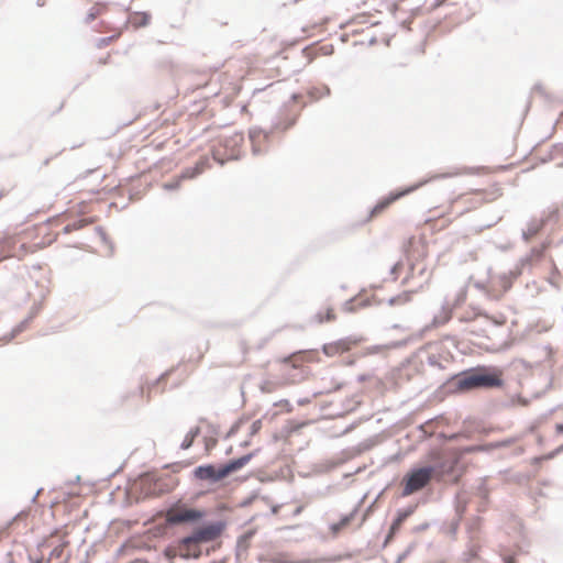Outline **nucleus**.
Masks as SVG:
<instances>
[{
  "instance_id": "nucleus-32",
  "label": "nucleus",
  "mask_w": 563,
  "mask_h": 563,
  "mask_svg": "<svg viewBox=\"0 0 563 563\" xmlns=\"http://www.w3.org/2000/svg\"><path fill=\"white\" fill-rule=\"evenodd\" d=\"M316 318H317V321H318V322H323V320H324V319H323V317H322L320 313H318V314L316 316Z\"/></svg>"
},
{
  "instance_id": "nucleus-10",
  "label": "nucleus",
  "mask_w": 563,
  "mask_h": 563,
  "mask_svg": "<svg viewBox=\"0 0 563 563\" xmlns=\"http://www.w3.org/2000/svg\"><path fill=\"white\" fill-rule=\"evenodd\" d=\"M451 312L452 303L448 298H445L441 306V311L433 317L431 325L439 327L446 323L451 319Z\"/></svg>"
},
{
  "instance_id": "nucleus-31",
  "label": "nucleus",
  "mask_w": 563,
  "mask_h": 563,
  "mask_svg": "<svg viewBox=\"0 0 563 563\" xmlns=\"http://www.w3.org/2000/svg\"><path fill=\"white\" fill-rule=\"evenodd\" d=\"M236 428H238V426H236V424H235V426H233V427L231 428V430L229 431L228 435L230 437L231 434H233V433L236 431Z\"/></svg>"
},
{
  "instance_id": "nucleus-33",
  "label": "nucleus",
  "mask_w": 563,
  "mask_h": 563,
  "mask_svg": "<svg viewBox=\"0 0 563 563\" xmlns=\"http://www.w3.org/2000/svg\"><path fill=\"white\" fill-rule=\"evenodd\" d=\"M95 19V14L93 13H89L88 16H87V20L88 21H92Z\"/></svg>"
},
{
  "instance_id": "nucleus-38",
  "label": "nucleus",
  "mask_w": 563,
  "mask_h": 563,
  "mask_svg": "<svg viewBox=\"0 0 563 563\" xmlns=\"http://www.w3.org/2000/svg\"><path fill=\"white\" fill-rule=\"evenodd\" d=\"M475 450H476V448H467V449H466V451H467V452H473V451H475Z\"/></svg>"
},
{
  "instance_id": "nucleus-5",
  "label": "nucleus",
  "mask_w": 563,
  "mask_h": 563,
  "mask_svg": "<svg viewBox=\"0 0 563 563\" xmlns=\"http://www.w3.org/2000/svg\"><path fill=\"white\" fill-rule=\"evenodd\" d=\"M221 467L218 470L212 464L199 465L195 468L194 475L196 478L200 481H208L210 483H217L220 479L224 478V476H220Z\"/></svg>"
},
{
  "instance_id": "nucleus-9",
  "label": "nucleus",
  "mask_w": 563,
  "mask_h": 563,
  "mask_svg": "<svg viewBox=\"0 0 563 563\" xmlns=\"http://www.w3.org/2000/svg\"><path fill=\"white\" fill-rule=\"evenodd\" d=\"M263 134V139L267 141L269 139L271 132H264L260 128H252L249 132L250 141L252 143V151L254 155H260L264 151L260 145V137Z\"/></svg>"
},
{
  "instance_id": "nucleus-41",
  "label": "nucleus",
  "mask_w": 563,
  "mask_h": 563,
  "mask_svg": "<svg viewBox=\"0 0 563 563\" xmlns=\"http://www.w3.org/2000/svg\"><path fill=\"white\" fill-rule=\"evenodd\" d=\"M508 443H510V441H504L501 442V445H507Z\"/></svg>"
},
{
  "instance_id": "nucleus-1",
  "label": "nucleus",
  "mask_w": 563,
  "mask_h": 563,
  "mask_svg": "<svg viewBox=\"0 0 563 563\" xmlns=\"http://www.w3.org/2000/svg\"><path fill=\"white\" fill-rule=\"evenodd\" d=\"M224 528V521H214L202 528L196 529L181 540V556L185 559H198L201 552L197 545L216 540L222 533Z\"/></svg>"
},
{
  "instance_id": "nucleus-27",
  "label": "nucleus",
  "mask_w": 563,
  "mask_h": 563,
  "mask_svg": "<svg viewBox=\"0 0 563 563\" xmlns=\"http://www.w3.org/2000/svg\"><path fill=\"white\" fill-rule=\"evenodd\" d=\"M333 318H334V314H333L332 310H331V309H329V310L327 311V314H325V318H324V319H325L327 321H330V320H333Z\"/></svg>"
},
{
  "instance_id": "nucleus-40",
  "label": "nucleus",
  "mask_w": 563,
  "mask_h": 563,
  "mask_svg": "<svg viewBox=\"0 0 563 563\" xmlns=\"http://www.w3.org/2000/svg\"><path fill=\"white\" fill-rule=\"evenodd\" d=\"M280 128H282V126H280V124H279V123H276V124L274 125V129H280Z\"/></svg>"
},
{
  "instance_id": "nucleus-21",
  "label": "nucleus",
  "mask_w": 563,
  "mask_h": 563,
  "mask_svg": "<svg viewBox=\"0 0 563 563\" xmlns=\"http://www.w3.org/2000/svg\"><path fill=\"white\" fill-rule=\"evenodd\" d=\"M261 427H262V421L261 420L254 421L252 423V426H251L250 434L254 435L255 433H257L258 430L261 429Z\"/></svg>"
},
{
  "instance_id": "nucleus-25",
  "label": "nucleus",
  "mask_w": 563,
  "mask_h": 563,
  "mask_svg": "<svg viewBox=\"0 0 563 563\" xmlns=\"http://www.w3.org/2000/svg\"><path fill=\"white\" fill-rule=\"evenodd\" d=\"M409 552H410V549H408V550H406L404 553H401V554L398 556V559H397V561H396L395 563H401V561H404V559H405V558H407V555L409 554Z\"/></svg>"
},
{
  "instance_id": "nucleus-28",
  "label": "nucleus",
  "mask_w": 563,
  "mask_h": 563,
  "mask_svg": "<svg viewBox=\"0 0 563 563\" xmlns=\"http://www.w3.org/2000/svg\"><path fill=\"white\" fill-rule=\"evenodd\" d=\"M42 488L37 489V492L34 494V496L31 498V501L34 503L37 498V496L40 495Z\"/></svg>"
},
{
  "instance_id": "nucleus-6",
  "label": "nucleus",
  "mask_w": 563,
  "mask_h": 563,
  "mask_svg": "<svg viewBox=\"0 0 563 563\" xmlns=\"http://www.w3.org/2000/svg\"><path fill=\"white\" fill-rule=\"evenodd\" d=\"M426 181H422V183H419L415 186H411V187H408L407 189L405 190H401V191H398V192H395V194H390L387 198L383 199L382 201H379L373 209H372V214H376V213H379L380 211H383L386 207H388L391 202L396 201L397 199L404 197L405 195L407 194H410L412 192L413 190H416L417 188H419L421 185H423Z\"/></svg>"
},
{
  "instance_id": "nucleus-24",
  "label": "nucleus",
  "mask_w": 563,
  "mask_h": 563,
  "mask_svg": "<svg viewBox=\"0 0 563 563\" xmlns=\"http://www.w3.org/2000/svg\"><path fill=\"white\" fill-rule=\"evenodd\" d=\"M563 451V444L561 446H559L558 449H555L553 452L549 453L547 455V459H552L554 457L556 454L561 453Z\"/></svg>"
},
{
  "instance_id": "nucleus-20",
  "label": "nucleus",
  "mask_w": 563,
  "mask_h": 563,
  "mask_svg": "<svg viewBox=\"0 0 563 563\" xmlns=\"http://www.w3.org/2000/svg\"><path fill=\"white\" fill-rule=\"evenodd\" d=\"M466 297V290L464 288L460 289L459 294L456 295L455 301L452 306L459 305L462 302Z\"/></svg>"
},
{
  "instance_id": "nucleus-35",
  "label": "nucleus",
  "mask_w": 563,
  "mask_h": 563,
  "mask_svg": "<svg viewBox=\"0 0 563 563\" xmlns=\"http://www.w3.org/2000/svg\"><path fill=\"white\" fill-rule=\"evenodd\" d=\"M505 562L506 563H515L514 560L511 558H505Z\"/></svg>"
},
{
  "instance_id": "nucleus-34",
  "label": "nucleus",
  "mask_w": 563,
  "mask_h": 563,
  "mask_svg": "<svg viewBox=\"0 0 563 563\" xmlns=\"http://www.w3.org/2000/svg\"><path fill=\"white\" fill-rule=\"evenodd\" d=\"M541 352L544 354V356H548V355H549V352H548L547 347H542V349H541Z\"/></svg>"
},
{
  "instance_id": "nucleus-22",
  "label": "nucleus",
  "mask_w": 563,
  "mask_h": 563,
  "mask_svg": "<svg viewBox=\"0 0 563 563\" xmlns=\"http://www.w3.org/2000/svg\"><path fill=\"white\" fill-rule=\"evenodd\" d=\"M41 308H42V302H41V301H38V302H34V303L32 305V307H31V310H30V311H32V313L36 316V314L38 313V311L41 310Z\"/></svg>"
},
{
  "instance_id": "nucleus-36",
  "label": "nucleus",
  "mask_w": 563,
  "mask_h": 563,
  "mask_svg": "<svg viewBox=\"0 0 563 563\" xmlns=\"http://www.w3.org/2000/svg\"><path fill=\"white\" fill-rule=\"evenodd\" d=\"M543 459H547V455L545 456H542V457H536L534 459V462L538 463L539 461L543 460Z\"/></svg>"
},
{
  "instance_id": "nucleus-15",
  "label": "nucleus",
  "mask_w": 563,
  "mask_h": 563,
  "mask_svg": "<svg viewBox=\"0 0 563 563\" xmlns=\"http://www.w3.org/2000/svg\"><path fill=\"white\" fill-rule=\"evenodd\" d=\"M354 512H355V510L352 514L343 517L340 522L333 523L331 526V530L333 532H338L342 527H344L345 525H347L351 521V519L353 518Z\"/></svg>"
},
{
  "instance_id": "nucleus-14",
  "label": "nucleus",
  "mask_w": 563,
  "mask_h": 563,
  "mask_svg": "<svg viewBox=\"0 0 563 563\" xmlns=\"http://www.w3.org/2000/svg\"><path fill=\"white\" fill-rule=\"evenodd\" d=\"M540 229L539 223H531L527 230L522 231V238L525 241H528L532 235H534Z\"/></svg>"
},
{
  "instance_id": "nucleus-2",
  "label": "nucleus",
  "mask_w": 563,
  "mask_h": 563,
  "mask_svg": "<svg viewBox=\"0 0 563 563\" xmlns=\"http://www.w3.org/2000/svg\"><path fill=\"white\" fill-rule=\"evenodd\" d=\"M503 380L481 369H471L452 377L451 386L459 391H468L478 388L500 387Z\"/></svg>"
},
{
  "instance_id": "nucleus-7",
  "label": "nucleus",
  "mask_w": 563,
  "mask_h": 563,
  "mask_svg": "<svg viewBox=\"0 0 563 563\" xmlns=\"http://www.w3.org/2000/svg\"><path fill=\"white\" fill-rule=\"evenodd\" d=\"M255 454H256V452H251V453L245 454L239 459L229 461L228 463H225L224 465L221 466L220 476L227 477L232 472H235V471L242 468L255 456Z\"/></svg>"
},
{
  "instance_id": "nucleus-39",
  "label": "nucleus",
  "mask_w": 563,
  "mask_h": 563,
  "mask_svg": "<svg viewBox=\"0 0 563 563\" xmlns=\"http://www.w3.org/2000/svg\"><path fill=\"white\" fill-rule=\"evenodd\" d=\"M23 321L25 322V324H27L31 321V319L26 317Z\"/></svg>"
},
{
  "instance_id": "nucleus-16",
  "label": "nucleus",
  "mask_w": 563,
  "mask_h": 563,
  "mask_svg": "<svg viewBox=\"0 0 563 563\" xmlns=\"http://www.w3.org/2000/svg\"><path fill=\"white\" fill-rule=\"evenodd\" d=\"M25 322L22 320L16 327L12 329V332L5 338L7 342L11 341L13 338H15L20 332H22L25 327Z\"/></svg>"
},
{
  "instance_id": "nucleus-18",
  "label": "nucleus",
  "mask_w": 563,
  "mask_h": 563,
  "mask_svg": "<svg viewBox=\"0 0 563 563\" xmlns=\"http://www.w3.org/2000/svg\"><path fill=\"white\" fill-rule=\"evenodd\" d=\"M180 181H181V179L178 177L177 179H175V180H173V181L165 183V184L163 185V188H164L165 190H168V191H170V190H176V189H178V188H179V186H180Z\"/></svg>"
},
{
  "instance_id": "nucleus-8",
  "label": "nucleus",
  "mask_w": 563,
  "mask_h": 563,
  "mask_svg": "<svg viewBox=\"0 0 563 563\" xmlns=\"http://www.w3.org/2000/svg\"><path fill=\"white\" fill-rule=\"evenodd\" d=\"M413 512V507H408L406 509H399L397 511V517L395 518V520L393 521L390 528H389V532L386 537V540H385V544L388 543L394 534L396 533V531L399 529L400 525Z\"/></svg>"
},
{
  "instance_id": "nucleus-12",
  "label": "nucleus",
  "mask_w": 563,
  "mask_h": 563,
  "mask_svg": "<svg viewBox=\"0 0 563 563\" xmlns=\"http://www.w3.org/2000/svg\"><path fill=\"white\" fill-rule=\"evenodd\" d=\"M199 434H200L199 427L191 428L185 435V439L183 440V442L180 443V449L188 450L192 445L195 438L198 437Z\"/></svg>"
},
{
  "instance_id": "nucleus-42",
  "label": "nucleus",
  "mask_w": 563,
  "mask_h": 563,
  "mask_svg": "<svg viewBox=\"0 0 563 563\" xmlns=\"http://www.w3.org/2000/svg\"><path fill=\"white\" fill-rule=\"evenodd\" d=\"M329 93H330V89H329V88H327V89H325V95H329Z\"/></svg>"
},
{
  "instance_id": "nucleus-37",
  "label": "nucleus",
  "mask_w": 563,
  "mask_h": 563,
  "mask_svg": "<svg viewBox=\"0 0 563 563\" xmlns=\"http://www.w3.org/2000/svg\"><path fill=\"white\" fill-rule=\"evenodd\" d=\"M35 317V314L32 313V311H30V314L27 316V318H30L31 320Z\"/></svg>"
},
{
  "instance_id": "nucleus-26",
  "label": "nucleus",
  "mask_w": 563,
  "mask_h": 563,
  "mask_svg": "<svg viewBox=\"0 0 563 563\" xmlns=\"http://www.w3.org/2000/svg\"><path fill=\"white\" fill-rule=\"evenodd\" d=\"M344 310L346 311H352L353 310V305H352V301H346L343 306Z\"/></svg>"
},
{
  "instance_id": "nucleus-4",
  "label": "nucleus",
  "mask_w": 563,
  "mask_h": 563,
  "mask_svg": "<svg viewBox=\"0 0 563 563\" xmlns=\"http://www.w3.org/2000/svg\"><path fill=\"white\" fill-rule=\"evenodd\" d=\"M205 516L206 512L200 509L187 507L170 508L166 512V522L170 526L196 522L202 519Z\"/></svg>"
},
{
  "instance_id": "nucleus-17",
  "label": "nucleus",
  "mask_w": 563,
  "mask_h": 563,
  "mask_svg": "<svg viewBox=\"0 0 563 563\" xmlns=\"http://www.w3.org/2000/svg\"><path fill=\"white\" fill-rule=\"evenodd\" d=\"M427 363L428 365L432 366V367H435V368H443V365L441 363V357L439 355H429L428 358H427Z\"/></svg>"
},
{
  "instance_id": "nucleus-3",
  "label": "nucleus",
  "mask_w": 563,
  "mask_h": 563,
  "mask_svg": "<svg viewBox=\"0 0 563 563\" xmlns=\"http://www.w3.org/2000/svg\"><path fill=\"white\" fill-rule=\"evenodd\" d=\"M452 467L453 465L446 467L444 463H439L437 466H424L412 470L407 476L405 487L402 490V496L411 495L412 493L423 488L430 482L435 468H441L442 471H450L452 470Z\"/></svg>"
},
{
  "instance_id": "nucleus-23",
  "label": "nucleus",
  "mask_w": 563,
  "mask_h": 563,
  "mask_svg": "<svg viewBox=\"0 0 563 563\" xmlns=\"http://www.w3.org/2000/svg\"><path fill=\"white\" fill-rule=\"evenodd\" d=\"M150 22V15L147 13H142V21L139 23L141 26L147 25Z\"/></svg>"
},
{
  "instance_id": "nucleus-29",
  "label": "nucleus",
  "mask_w": 563,
  "mask_h": 563,
  "mask_svg": "<svg viewBox=\"0 0 563 563\" xmlns=\"http://www.w3.org/2000/svg\"><path fill=\"white\" fill-rule=\"evenodd\" d=\"M556 432L562 433L563 432V423L556 424Z\"/></svg>"
},
{
  "instance_id": "nucleus-11",
  "label": "nucleus",
  "mask_w": 563,
  "mask_h": 563,
  "mask_svg": "<svg viewBox=\"0 0 563 563\" xmlns=\"http://www.w3.org/2000/svg\"><path fill=\"white\" fill-rule=\"evenodd\" d=\"M203 170V163H198L194 167H188L185 170L181 172V174L178 176L181 180L183 179H192L200 175Z\"/></svg>"
},
{
  "instance_id": "nucleus-30",
  "label": "nucleus",
  "mask_w": 563,
  "mask_h": 563,
  "mask_svg": "<svg viewBox=\"0 0 563 563\" xmlns=\"http://www.w3.org/2000/svg\"><path fill=\"white\" fill-rule=\"evenodd\" d=\"M294 123H295V120H291L283 129L286 130V129L290 128L291 125H294Z\"/></svg>"
},
{
  "instance_id": "nucleus-43",
  "label": "nucleus",
  "mask_w": 563,
  "mask_h": 563,
  "mask_svg": "<svg viewBox=\"0 0 563 563\" xmlns=\"http://www.w3.org/2000/svg\"><path fill=\"white\" fill-rule=\"evenodd\" d=\"M102 239L106 241V235L103 232H101Z\"/></svg>"
},
{
  "instance_id": "nucleus-19",
  "label": "nucleus",
  "mask_w": 563,
  "mask_h": 563,
  "mask_svg": "<svg viewBox=\"0 0 563 563\" xmlns=\"http://www.w3.org/2000/svg\"><path fill=\"white\" fill-rule=\"evenodd\" d=\"M516 364L520 367H522L523 369H532L533 367H536L538 365V363H531V362H528L523 358H519L516 361Z\"/></svg>"
},
{
  "instance_id": "nucleus-13",
  "label": "nucleus",
  "mask_w": 563,
  "mask_h": 563,
  "mask_svg": "<svg viewBox=\"0 0 563 563\" xmlns=\"http://www.w3.org/2000/svg\"><path fill=\"white\" fill-rule=\"evenodd\" d=\"M410 297H411V292L410 291H404L397 296H394V297H390L388 300H387V303L389 306H396V305H402V303H406L410 300Z\"/></svg>"
}]
</instances>
